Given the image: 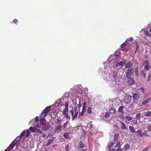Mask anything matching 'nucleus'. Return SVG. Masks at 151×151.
I'll use <instances>...</instances> for the list:
<instances>
[{"label":"nucleus","mask_w":151,"mask_h":151,"mask_svg":"<svg viewBox=\"0 0 151 151\" xmlns=\"http://www.w3.org/2000/svg\"><path fill=\"white\" fill-rule=\"evenodd\" d=\"M121 124L120 127L121 129L122 130H124L125 129H127V128L126 125L123 122H121Z\"/></svg>","instance_id":"obj_18"},{"label":"nucleus","mask_w":151,"mask_h":151,"mask_svg":"<svg viewBox=\"0 0 151 151\" xmlns=\"http://www.w3.org/2000/svg\"><path fill=\"white\" fill-rule=\"evenodd\" d=\"M45 116L46 115L44 116V118L43 119H41L40 120V123L41 124V126L42 125V124H43L46 123V120L45 119Z\"/></svg>","instance_id":"obj_25"},{"label":"nucleus","mask_w":151,"mask_h":151,"mask_svg":"<svg viewBox=\"0 0 151 151\" xmlns=\"http://www.w3.org/2000/svg\"><path fill=\"white\" fill-rule=\"evenodd\" d=\"M150 98L149 97L147 98L146 99L144 100L142 103V105H145L147 103L150 101Z\"/></svg>","instance_id":"obj_24"},{"label":"nucleus","mask_w":151,"mask_h":151,"mask_svg":"<svg viewBox=\"0 0 151 151\" xmlns=\"http://www.w3.org/2000/svg\"><path fill=\"white\" fill-rule=\"evenodd\" d=\"M65 108L63 110V114H66V113H68V101H67L65 102Z\"/></svg>","instance_id":"obj_6"},{"label":"nucleus","mask_w":151,"mask_h":151,"mask_svg":"<svg viewBox=\"0 0 151 151\" xmlns=\"http://www.w3.org/2000/svg\"><path fill=\"white\" fill-rule=\"evenodd\" d=\"M117 74V73H110L109 74V77L112 81H114Z\"/></svg>","instance_id":"obj_9"},{"label":"nucleus","mask_w":151,"mask_h":151,"mask_svg":"<svg viewBox=\"0 0 151 151\" xmlns=\"http://www.w3.org/2000/svg\"><path fill=\"white\" fill-rule=\"evenodd\" d=\"M129 129L131 132L132 133H135L136 132L135 131L134 127L132 126H130L129 127Z\"/></svg>","instance_id":"obj_28"},{"label":"nucleus","mask_w":151,"mask_h":151,"mask_svg":"<svg viewBox=\"0 0 151 151\" xmlns=\"http://www.w3.org/2000/svg\"><path fill=\"white\" fill-rule=\"evenodd\" d=\"M35 119V121L36 122H38L39 121L40 118L39 117H36Z\"/></svg>","instance_id":"obj_53"},{"label":"nucleus","mask_w":151,"mask_h":151,"mask_svg":"<svg viewBox=\"0 0 151 151\" xmlns=\"http://www.w3.org/2000/svg\"><path fill=\"white\" fill-rule=\"evenodd\" d=\"M139 91H140L142 94L144 93V88L143 87H141L139 89Z\"/></svg>","instance_id":"obj_40"},{"label":"nucleus","mask_w":151,"mask_h":151,"mask_svg":"<svg viewBox=\"0 0 151 151\" xmlns=\"http://www.w3.org/2000/svg\"><path fill=\"white\" fill-rule=\"evenodd\" d=\"M145 116L148 117H151V111H148L146 112Z\"/></svg>","instance_id":"obj_35"},{"label":"nucleus","mask_w":151,"mask_h":151,"mask_svg":"<svg viewBox=\"0 0 151 151\" xmlns=\"http://www.w3.org/2000/svg\"><path fill=\"white\" fill-rule=\"evenodd\" d=\"M115 150L114 149H109V151H115Z\"/></svg>","instance_id":"obj_58"},{"label":"nucleus","mask_w":151,"mask_h":151,"mask_svg":"<svg viewBox=\"0 0 151 151\" xmlns=\"http://www.w3.org/2000/svg\"><path fill=\"white\" fill-rule=\"evenodd\" d=\"M62 126L61 124H59L58 125H56L55 127V128L54 129L55 133H59L62 130Z\"/></svg>","instance_id":"obj_4"},{"label":"nucleus","mask_w":151,"mask_h":151,"mask_svg":"<svg viewBox=\"0 0 151 151\" xmlns=\"http://www.w3.org/2000/svg\"><path fill=\"white\" fill-rule=\"evenodd\" d=\"M86 103L85 101H84V102L83 104V109L85 110L86 109Z\"/></svg>","instance_id":"obj_42"},{"label":"nucleus","mask_w":151,"mask_h":151,"mask_svg":"<svg viewBox=\"0 0 151 151\" xmlns=\"http://www.w3.org/2000/svg\"><path fill=\"white\" fill-rule=\"evenodd\" d=\"M138 70L139 68L138 67L135 68V73L136 76L137 77L138 76Z\"/></svg>","instance_id":"obj_29"},{"label":"nucleus","mask_w":151,"mask_h":151,"mask_svg":"<svg viewBox=\"0 0 151 151\" xmlns=\"http://www.w3.org/2000/svg\"><path fill=\"white\" fill-rule=\"evenodd\" d=\"M16 144V143L15 142H14V141H13L12 143L9 145L8 147L7 148L6 150L9 151V150H12L14 147L15 146Z\"/></svg>","instance_id":"obj_12"},{"label":"nucleus","mask_w":151,"mask_h":151,"mask_svg":"<svg viewBox=\"0 0 151 151\" xmlns=\"http://www.w3.org/2000/svg\"><path fill=\"white\" fill-rule=\"evenodd\" d=\"M74 101L75 103L74 104L77 105L78 107L80 108L81 106V99L79 98H76L74 99Z\"/></svg>","instance_id":"obj_3"},{"label":"nucleus","mask_w":151,"mask_h":151,"mask_svg":"<svg viewBox=\"0 0 151 151\" xmlns=\"http://www.w3.org/2000/svg\"><path fill=\"white\" fill-rule=\"evenodd\" d=\"M130 145L128 144H126L124 145L123 149L125 150H128L129 148Z\"/></svg>","instance_id":"obj_30"},{"label":"nucleus","mask_w":151,"mask_h":151,"mask_svg":"<svg viewBox=\"0 0 151 151\" xmlns=\"http://www.w3.org/2000/svg\"><path fill=\"white\" fill-rule=\"evenodd\" d=\"M46 136V134H43L42 135V138H44V137H45Z\"/></svg>","instance_id":"obj_59"},{"label":"nucleus","mask_w":151,"mask_h":151,"mask_svg":"<svg viewBox=\"0 0 151 151\" xmlns=\"http://www.w3.org/2000/svg\"><path fill=\"white\" fill-rule=\"evenodd\" d=\"M24 151H29V150H24Z\"/></svg>","instance_id":"obj_63"},{"label":"nucleus","mask_w":151,"mask_h":151,"mask_svg":"<svg viewBox=\"0 0 151 151\" xmlns=\"http://www.w3.org/2000/svg\"><path fill=\"white\" fill-rule=\"evenodd\" d=\"M150 31L151 32V27L150 28Z\"/></svg>","instance_id":"obj_64"},{"label":"nucleus","mask_w":151,"mask_h":151,"mask_svg":"<svg viewBox=\"0 0 151 151\" xmlns=\"http://www.w3.org/2000/svg\"><path fill=\"white\" fill-rule=\"evenodd\" d=\"M72 133H65L64 134V137L66 139H70V138L72 136Z\"/></svg>","instance_id":"obj_15"},{"label":"nucleus","mask_w":151,"mask_h":151,"mask_svg":"<svg viewBox=\"0 0 151 151\" xmlns=\"http://www.w3.org/2000/svg\"><path fill=\"white\" fill-rule=\"evenodd\" d=\"M132 97L134 101H136L140 97L139 95L137 93L133 94Z\"/></svg>","instance_id":"obj_11"},{"label":"nucleus","mask_w":151,"mask_h":151,"mask_svg":"<svg viewBox=\"0 0 151 151\" xmlns=\"http://www.w3.org/2000/svg\"><path fill=\"white\" fill-rule=\"evenodd\" d=\"M121 142H118L116 145V147H119L121 145Z\"/></svg>","instance_id":"obj_50"},{"label":"nucleus","mask_w":151,"mask_h":151,"mask_svg":"<svg viewBox=\"0 0 151 151\" xmlns=\"http://www.w3.org/2000/svg\"><path fill=\"white\" fill-rule=\"evenodd\" d=\"M25 132L26 133V137H27L29 136L31 133L30 130L28 129L27 130H25Z\"/></svg>","instance_id":"obj_37"},{"label":"nucleus","mask_w":151,"mask_h":151,"mask_svg":"<svg viewBox=\"0 0 151 151\" xmlns=\"http://www.w3.org/2000/svg\"><path fill=\"white\" fill-rule=\"evenodd\" d=\"M50 109V106H47L46 107L44 110H43L42 112V114H47L49 112Z\"/></svg>","instance_id":"obj_14"},{"label":"nucleus","mask_w":151,"mask_h":151,"mask_svg":"<svg viewBox=\"0 0 151 151\" xmlns=\"http://www.w3.org/2000/svg\"><path fill=\"white\" fill-rule=\"evenodd\" d=\"M41 127H42V130L44 131L47 130L50 127V126L48 124L46 123L42 124V125L41 126Z\"/></svg>","instance_id":"obj_8"},{"label":"nucleus","mask_w":151,"mask_h":151,"mask_svg":"<svg viewBox=\"0 0 151 151\" xmlns=\"http://www.w3.org/2000/svg\"><path fill=\"white\" fill-rule=\"evenodd\" d=\"M132 98L130 96L128 95L126 96L124 98L125 103L126 104H129Z\"/></svg>","instance_id":"obj_7"},{"label":"nucleus","mask_w":151,"mask_h":151,"mask_svg":"<svg viewBox=\"0 0 151 151\" xmlns=\"http://www.w3.org/2000/svg\"><path fill=\"white\" fill-rule=\"evenodd\" d=\"M143 64L145 65V69L147 71L150 68V65H149L148 61L147 60L145 61Z\"/></svg>","instance_id":"obj_10"},{"label":"nucleus","mask_w":151,"mask_h":151,"mask_svg":"<svg viewBox=\"0 0 151 151\" xmlns=\"http://www.w3.org/2000/svg\"><path fill=\"white\" fill-rule=\"evenodd\" d=\"M116 111V110L114 109H111L109 110V113L111 114H113Z\"/></svg>","instance_id":"obj_32"},{"label":"nucleus","mask_w":151,"mask_h":151,"mask_svg":"<svg viewBox=\"0 0 151 151\" xmlns=\"http://www.w3.org/2000/svg\"><path fill=\"white\" fill-rule=\"evenodd\" d=\"M125 119H127V120H128L129 121H130L132 119V118L131 117L128 116H126Z\"/></svg>","instance_id":"obj_43"},{"label":"nucleus","mask_w":151,"mask_h":151,"mask_svg":"<svg viewBox=\"0 0 151 151\" xmlns=\"http://www.w3.org/2000/svg\"><path fill=\"white\" fill-rule=\"evenodd\" d=\"M116 151H122V150L121 148H119L117 149Z\"/></svg>","instance_id":"obj_57"},{"label":"nucleus","mask_w":151,"mask_h":151,"mask_svg":"<svg viewBox=\"0 0 151 151\" xmlns=\"http://www.w3.org/2000/svg\"><path fill=\"white\" fill-rule=\"evenodd\" d=\"M71 146V144L70 143H68V144L65 147L66 151H69L70 149Z\"/></svg>","instance_id":"obj_23"},{"label":"nucleus","mask_w":151,"mask_h":151,"mask_svg":"<svg viewBox=\"0 0 151 151\" xmlns=\"http://www.w3.org/2000/svg\"><path fill=\"white\" fill-rule=\"evenodd\" d=\"M141 114L140 113H138L136 116V118L137 119H140Z\"/></svg>","instance_id":"obj_47"},{"label":"nucleus","mask_w":151,"mask_h":151,"mask_svg":"<svg viewBox=\"0 0 151 151\" xmlns=\"http://www.w3.org/2000/svg\"><path fill=\"white\" fill-rule=\"evenodd\" d=\"M145 35L146 36L148 37H150L151 36V34L149 33L148 31L145 32Z\"/></svg>","instance_id":"obj_46"},{"label":"nucleus","mask_w":151,"mask_h":151,"mask_svg":"<svg viewBox=\"0 0 151 151\" xmlns=\"http://www.w3.org/2000/svg\"><path fill=\"white\" fill-rule=\"evenodd\" d=\"M151 79V74H150L148 75L147 81H149Z\"/></svg>","instance_id":"obj_49"},{"label":"nucleus","mask_w":151,"mask_h":151,"mask_svg":"<svg viewBox=\"0 0 151 151\" xmlns=\"http://www.w3.org/2000/svg\"><path fill=\"white\" fill-rule=\"evenodd\" d=\"M25 133V130H24L22 133L20 135L21 138H22L23 137H24V136Z\"/></svg>","instance_id":"obj_41"},{"label":"nucleus","mask_w":151,"mask_h":151,"mask_svg":"<svg viewBox=\"0 0 151 151\" xmlns=\"http://www.w3.org/2000/svg\"><path fill=\"white\" fill-rule=\"evenodd\" d=\"M114 144V143L113 142H111L109 144L108 146L107 147V148L108 149H110L111 147H112Z\"/></svg>","instance_id":"obj_36"},{"label":"nucleus","mask_w":151,"mask_h":151,"mask_svg":"<svg viewBox=\"0 0 151 151\" xmlns=\"http://www.w3.org/2000/svg\"><path fill=\"white\" fill-rule=\"evenodd\" d=\"M70 113L71 115L72 119L73 120L78 116V111L77 109H75L74 110H71L70 111Z\"/></svg>","instance_id":"obj_1"},{"label":"nucleus","mask_w":151,"mask_h":151,"mask_svg":"<svg viewBox=\"0 0 151 151\" xmlns=\"http://www.w3.org/2000/svg\"><path fill=\"white\" fill-rule=\"evenodd\" d=\"M120 79L121 78L120 77L116 76L115 78V80H114V81L116 82L117 84L119 85L120 84L121 82V80H120Z\"/></svg>","instance_id":"obj_17"},{"label":"nucleus","mask_w":151,"mask_h":151,"mask_svg":"<svg viewBox=\"0 0 151 151\" xmlns=\"http://www.w3.org/2000/svg\"><path fill=\"white\" fill-rule=\"evenodd\" d=\"M110 116V114L108 112H106L104 114V117L106 120L109 119V118Z\"/></svg>","instance_id":"obj_26"},{"label":"nucleus","mask_w":151,"mask_h":151,"mask_svg":"<svg viewBox=\"0 0 151 151\" xmlns=\"http://www.w3.org/2000/svg\"><path fill=\"white\" fill-rule=\"evenodd\" d=\"M64 115L65 116L66 119H70V115H68V113H66V114H64Z\"/></svg>","instance_id":"obj_45"},{"label":"nucleus","mask_w":151,"mask_h":151,"mask_svg":"<svg viewBox=\"0 0 151 151\" xmlns=\"http://www.w3.org/2000/svg\"><path fill=\"white\" fill-rule=\"evenodd\" d=\"M68 124V122L67 121L66 122L64 123L63 125V127L64 129H65L66 128L67 126V125Z\"/></svg>","instance_id":"obj_48"},{"label":"nucleus","mask_w":151,"mask_h":151,"mask_svg":"<svg viewBox=\"0 0 151 151\" xmlns=\"http://www.w3.org/2000/svg\"><path fill=\"white\" fill-rule=\"evenodd\" d=\"M134 72V70L133 68H129L127 70L126 73V76L127 78L130 77L131 76L132 74Z\"/></svg>","instance_id":"obj_5"},{"label":"nucleus","mask_w":151,"mask_h":151,"mask_svg":"<svg viewBox=\"0 0 151 151\" xmlns=\"http://www.w3.org/2000/svg\"><path fill=\"white\" fill-rule=\"evenodd\" d=\"M134 81L133 79L131 77L128 78H127V83L129 85H131L134 84Z\"/></svg>","instance_id":"obj_13"},{"label":"nucleus","mask_w":151,"mask_h":151,"mask_svg":"<svg viewBox=\"0 0 151 151\" xmlns=\"http://www.w3.org/2000/svg\"><path fill=\"white\" fill-rule=\"evenodd\" d=\"M136 132L137 133V135L139 137H142L144 135V134L142 133V130H138Z\"/></svg>","instance_id":"obj_21"},{"label":"nucleus","mask_w":151,"mask_h":151,"mask_svg":"<svg viewBox=\"0 0 151 151\" xmlns=\"http://www.w3.org/2000/svg\"><path fill=\"white\" fill-rule=\"evenodd\" d=\"M86 149H84L82 150V151H86L87 150V147H86Z\"/></svg>","instance_id":"obj_60"},{"label":"nucleus","mask_w":151,"mask_h":151,"mask_svg":"<svg viewBox=\"0 0 151 151\" xmlns=\"http://www.w3.org/2000/svg\"><path fill=\"white\" fill-rule=\"evenodd\" d=\"M140 74L141 75H142L145 77L146 76L147 73L146 72H145V70H143L141 71Z\"/></svg>","instance_id":"obj_38"},{"label":"nucleus","mask_w":151,"mask_h":151,"mask_svg":"<svg viewBox=\"0 0 151 151\" xmlns=\"http://www.w3.org/2000/svg\"><path fill=\"white\" fill-rule=\"evenodd\" d=\"M17 20L16 19H15L13 20V22L15 24H17Z\"/></svg>","instance_id":"obj_55"},{"label":"nucleus","mask_w":151,"mask_h":151,"mask_svg":"<svg viewBox=\"0 0 151 151\" xmlns=\"http://www.w3.org/2000/svg\"><path fill=\"white\" fill-rule=\"evenodd\" d=\"M53 139H50L48 140V142L46 144V145H47V146H49L51 144Z\"/></svg>","instance_id":"obj_39"},{"label":"nucleus","mask_w":151,"mask_h":151,"mask_svg":"<svg viewBox=\"0 0 151 151\" xmlns=\"http://www.w3.org/2000/svg\"><path fill=\"white\" fill-rule=\"evenodd\" d=\"M137 50H136H136H135V53H136L137 52Z\"/></svg>","instance_id":"obj_62"},{"label":"nucleus","mask_w":151,"mask_h":151,"mask_svg":"<svg viewBox=\"0 0 151 151\" xmlns=\"http://www.w3.org/2000/svg\"><path fill=\"white\" fill-rule=\"evenodd\" d=\"M53 136V135L51 134H49L48 136L47 137V138H52Z\"/></svg>","instance_id":"obj_51"},{"label":"nucleus","mask_w":151,"mask_h":151,"mask_svg":"<svg viewBox=\"0 0 151 151\" xmlns=\"http://www.w3.org/2000/svg\"><path fill=\"white\" fill-rule=\"evenodd\" d=\"M30 130L32 132H35V125L34 127H31L29 128Z\"/></svg>","instance_id":"obj_33"},{"label":"nucleus","mask_w":151,"mask_h":151,"mask_svg":"<svg viewBox=\"0 0 151 151\" xmlns=\"http://www.w3.org/2000/svg\"><path fill=\"white\" fill-rule=\"evenodd\" d=\"M119 136L118 134H115L114 137V140L115 142H117L119 140Z\"/></svg>","instance_id":"obj_27"},{"label":"nucleus","mask_w":151,"mask_h":151,"mask_svg":"<svg viewBox=\"0 0 151 151\" xmlns=\"http://www.w3.org/2000/svg\"><path fill=\"white\" fill-rule=\"evenodd\" d=\"M86 111V110L82 109V110L81 112V113H80L79 114V116H83V115L84 114L85 112Z\"/></svg>","instance_id":"obj_34"},{"label":"nucleus","mask_w":151,"mask_h":151,"mask_svg":"<svg viewBox=\"0 0 151 151\" xmlns=\"http://www.w3.org/2000/svg\"><path fill=\"white\" fill-rule=\"evenodd\" d=\"M92 108L91 106L88 107L87 109L88 113L90 114H91L92 112Z\"/></svg>","instance_id":"obj_31"},{"label":"nucleus","mask_w":151,"mask_h":151,"mask_svg":"<svg viewBox=\"0 0 151 151\" xmlns=\"http://www.w3.org/2000/svg\"><path fill=\"white\" fill-rule=\"evenodd\" d=\"M126 42L124 43L121 46V47L122 50L124 51L125 52H127L128 50V48H126Z\"/></svg>","instance_id":"obj_16"},{"label":"nucleus","mask_w":151,"mask_h":151,"mask_svg":"<svg viewBox=\"0 0 151 151\" xmlns=\"http://www.w3.org/2000/svg\"><path fill=\"white\" fill-rule=\"evenodd\" d=\"M124 108L125 107L123 106H120L118 108V111L119 112L123 113H124L123 110L124 109Z\"/></svg>","instance_id":"obj_20"},{"label":"nucleus","mask_w":151,"mask_h":151,"mask_svg":"<svg viewBox=\"0 0 151 151\" xmlns=\"http://www.w3.org/2000/svg\"><path fill=\"white\" fill-rule=\"evenodd\" d=\"M133 65L132 63L131 62H127L125 65V68H129L131 67Z\"/></svg>","instance_id":"obj_22"},{"label":"nucleus","mask_w":151,"mask_h":151,"mask_svg":"<svg viewBox=\"0 0 151 151\" xmlns=\"http://www.w3.org/2000/svg\"><path fill=\"white\" fill-rule=\"evenodd\" d=\"M42 130L41 126L37 124L35 125V132L38 134H42L43 133Z\"/></svg>","instance_id":"obj_2"},{"label":"nucleus","mask_w":151,"mask_h":151,"mask_svg":"<svg viewBox=\"0 0 151 151\" xmlns=\"http://www.w3.org/2000/svg\"><path fill=\"white\" fill-rule=\"evenodd\" d=\"M124 63L122 61H121L119 63H116V65L117 66L118 65H119L122 66L124 65Z\"/></svg>","instance_id":"obj_44"},{"label":"nucleus","mask_w":151,"mask_h":151,"mask_svg":"<svg viewBox=\"0 0 151 151\" xmlns=\"http://www.w3.org/2000/svg\"><path fill=\"white\" fill-rule=\"evenodd\" d=\"M57 122L59 124H60V123H61V120H60V119L58 118L57 119Z\"/></svg>","instance_id":"obj_52"},{"label":"nucleus","mask_w":151,"mask_h":151,"mask_svg":"<svg viewBox=\"0 0 151 151\" xmlns=\"http://www.w3.org/2000/svg\"><path fill=\"white\" fill-rule=\"evenodd\" d=\"M77 146L78 148H81L85 147L83 143L81 141H80L78 142Z\"/></svg>","instance_id":"obj_19"},{"label":"nucleus","mask_w":151,"mask_h":151,"mask_svg":"<svg viewBox=\"0 0 151 151\" xmlns=\"http://www.w3.org/2000/svg\"><path fill=\"white\" fill-rule=\"evenodd\" d=\"M133 121L134 122V124H137V120L136 119H135L133 120Z\"/></svg>","instance_id":"obj_56"},{"label":"nucleus","mask_w":151,"mask_h":151,"mask_svg":"<svg viewBox=\"0 0 151 151\" xmlns=\"http://www.w3.org/2000/svg\"><path fill=\"white\" fill-rule=\"evenodd\" d=\"M139 48V46L138 43L136 44V50H138Z\"/></svg>","instance_id":"obj_54"},{"label":"nucleus","mask_w":151,"mask_h":151,"mask_svg":"<svg viewBox=\"0 0 151 151\" xmlns=\"http://www.w3.org/2000/svg\"><path fill=\"white\" fill-rule=\"evenodd\" d=\"M132 37H131L130 39V41L132 42Z\"/></svg>","instance_id":"obj_61"}]
</instances>
